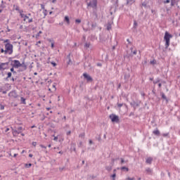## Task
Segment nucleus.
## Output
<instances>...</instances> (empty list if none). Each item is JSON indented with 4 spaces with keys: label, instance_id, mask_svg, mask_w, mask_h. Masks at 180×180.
I'll use <instances>...</instances> for the list:
<instances>
[{
    "label": "nucleus",
    "instance_id": "f257e3e1",
    "mask_svg": "<svg viewBox=\"0 0 180 180\" xmlns=\"http://www.w3.org/2000/svg\"><path fill=\"white\" fill-rule=\"evenodd\" d=\"M20 15L22 19H23L24 22H25L26 23H32V22H33V18H30L31 16L30 13H28L27 15H26V14H23V11H20Z\"/></svg>",
    "mask_w": 180,
    "mask_h": 180
},
{
    "label": "nucleus",
    "instance_id": "f03ea898",
    "mask_svg": "<svg viewBox=\"0 0 180 180\" xmlns=\"http://www.w3.org/2000/svg\"><path fill=\"white\" fill-rule=\"evenodd\" d=\"M5 54H9L11 56L13 53V45L11 43H6L4 45Z\"/></svg>",
    "mask_w": 180,
    "mask_h": 180
},
{
    "label": "nucleus",
    "instance_id": "7ed1b4c3",
    "mask_svg": "<svg viewBox=\"0 0 180 180\" xmlns=\"http://www.w3.org/2000/svg\"><path fill=\"white\" fill-rule=\"evenodd\" d=\"M172 39V35L166 32L165 33L164 40L165 41V49L169 47V41Z\"/></svg>",
    "mask_w": 180,
    "mask_h": 180
},
{
    "label": "nucleus",
    "instance_id": "20e7f679",
    "mask_svg": "<svg viewBox=\"0 0 180 180\" xmlns=\"http://www.w3.org/2000/svg\"><path fill=\"white\" fill-rule=\"evenodd\" d=\"M11 65L13 68H19L22 67V63L18 60H13L11 61Z\"/></svg>",
    "mask_w": 180,
    "mask_h": 180
},
{
    "label": "nucleus",
    "instance_id": "39448f33",
    "mask_svg": "<svg viewBox=\"0 0 180 180\" xmlns=\"http://www.w3.org/2000/svg\"><path fill=\"white\" fill-rule=\"evenodd\" d=\"M8 65H9V63H0V71H5V70H7Z\"/></svg>",
    "mask_w": 180,
    "mask_h": 180
},
{
    "label": "nucleus",
    "instance_id": "423d86ee",
    "mask_svg": "<svg viewBox=\"0 0 180 180\" xmlns=\"http://www.w3.org/2000/svg\"><path fill=\"white\" fill-rule=\"evenodd\" d=\"M110 119H111L112 122L117 123L119 122V116L112 114L110 115Z\"/></svg>",
    "mask_w": 180,
    "mask_h": 180
},
{
    "label": "nucleus",
    "instance_id": "0eeeda50",
    "mask_svg": "<svg viewBox=\"0 0 180 180\" xmlns=\"http://www.w3.org/2000/svg\"><path fill=\"white\" fill-rule=\"evenodd\" d=\"M22 130H23V128L22 127H19L17 130H13V136H18V134H20V133H22Z\"/></svg>",
    "mask_w": 180,
    "mask_h": 180
},
{
    "label": "nucleus",
    "instance_id": "6e6552de",
    "mask_svg": "<svg viewBox=\"0 0 180 180\" xmlns=\"http://www.w3.org/2000/svg\"><path fill=\"white\" fill-rule=\"evenodd\" d=\"M87 5L88 6H91V8H96L98 5V1L93 0L92 1H90Z\"/></svg>",
    "mask_w": 180,
    "mask_h": 180
},
{
    "label": "nucleus",
    "instance_id": "1a4fd4ad",
    "mask_svg": "<svg viewBox=\"0 0 180 180\" xmlns=\"http://www.w3.org/2000/svg\"><path fill=\"white\" fill-rule=\"evenodd\" d=\"M8 96H10V98H18V94L16 91H13L8 94Z\"/></svg>",
    "mask_w": 180,
    "mask_h": 180
},
{
    "label": "nucleus",
    "instance_id": "9d476101",
    "mask_svg": "<svg viewBox=\"0 0 180 180\" xmlns=\"http://www.w3.org/2000/svg\"><path fill=\"white\" fill-rule=\"evenodd\" d=\"M83 76L86 79V81H88L89 82L92 81V77L89 75H88L86 73H84Z\"/></svg>",
    "mask_w": 180,
    "mask_h": 180
},
{
    "label": "nucleus",
    "instance_id": "9b49d317",
    "mask_svg": "<svg viewBox=\"0 0 180 180\" xmlns=\"http://www.w3.org/2000/svg\"><path fill=\"white\" fill-rule=\"evenodd\" d=\"M131 106H133V108H134V109H136V108H138V106H140V103H136L135 101H132L130 103Z\"/></svg>",
    "mask_w": 180,
    "mask_h": 180
},
{
    "label": "nucleus",
    "instance_id": "f8f14e48",
    "mask_svg": "<svg viewBox=\"0 0 180 180\" xmlns=\"http://www.w3.org/2000/svg\"><path fill=\"white\" fill-rule=\"evenodd\" d=\"M116 4L119 2V0H116ZM134 4V0H127V5H131Z\"/></svg>",
    "mask_w": 180,
    "mask_h": 180
},
{
    "label": "nucleus",
    "instance_id": "ddd939ff",
    "mask_svg": "<svg viewBox=\"0 0 180 180\" xmlns=\"http://www.w3.org/2000/svg\"><path fill=\"white\" fill-rule=\"evenodd\" d=\"M124 78L125 82H127V81H129V79L130 78V74L125 73Z\"/></svg>",
    "mask_w": 180,
    "mask_h": 180
},
{
    "label": "nucleus",
    "instance_id": "4468645a",
    "mask_svg": "<svg viewBox=\"0 0 180 180\" xmlns=\"http://www.w3.org/2000/svg\"><path fill=\"white\" fill-rule=\"evenodd\" d=\"M146 162V164H151V162H153V158H148Z\"/></svg>",
    "mask_w": 180,
    "mask_h": 180
},
{
    "label": "nucleus",
    "instance_id": "2eb2a0df",
    "mask_svg": "<svg viewBox=\"0 0 180 180\" xmlns=\"http://www.w3.org/2000/svg\"><path fill=\"white\" fill-rule=\"evenodd\" d=\"M20 101H21V103H22L23 105H26V98L21 97Z\"/></svg>",
    "mask_w": 180,
    "mask_h": 180
},
{
    "label": "nucleus",
    "instance_id": "dca6fc26",
    "mask_svg": "<svg viewBox=\"0 0 180 180\" xmlns=\"http://www.w3.org/2000/svg\"><path fill=\"white\" fill-rule=\"evenodd\" d=\"M153 133L155 134V136H160V131H158V129L153 131Z\"/></svg>",
    "mask_w": 180,
    "mask_h": 180
},
{
    "label": "nucleus",
    "instance_id": "f3484780",
    "mask_svg": "<svg viewBox=\"0 0 180 180\" xmlns=\"http://www.w3.org/2000/svg\"><path fill=\"white\" fill-rule=\"evenodd\" d=\"M49 41L51 42V49H54V41H52L51 39H49Z\"/></svg>",
    "mask_w": 180,
    "mask_h": 180
},
{
    "label": "nucleus",
    "instance_id": "a211bd4d",
    "mask_svg": "<svg viewBox=\"0 0 180 180\" xmlns=\"http://www.w3.org/2000/svg\"><path fill=\"white\" fill-rule=\"evenodd\" d=\"M70 150L71 151H75V143L72 144Z\"/></svg>",
    "mask_w": 180,
    "mask_h": 180
},
{
    "label": "nucleus",
    "instance_id": "6ab92c4d",
    "mask_svg": "<svg viewBox=\"0 0 180 180\" xmlns=\"http://www.w3.org/2000/svg\"><path fill=\"white\" fill-rule=\"evenodd\" d=\"M146 171L147 174H152V172H153V170H151L150 169V167L146 168Z\"/></svg>",
    "mask_w": 180,
    "mask_h": 180
},
{
    "label": "nucleus",
    "instance_id": "aec40b11",
    "mask_svg": "<svg viewBox=\"0 0 180 180\" xmlns=\"http://www.w3.org/2000/svg\"><path fill=\"white\" fill-rule=\"evenodd\" d=\"M121 170L122 171L125 170L127 172H129V168H127L126 167H121Z\"/></svg>",
    "mask_w": 180,
    "mask_h": 180
},
{
    "label": "nucleus",
    "instance_id": "412c9836",
    "mask_svg": "<svg viewBox=\"0 0 180 180\" xmlns=\"http://www.w3.org/2000/svg\"><path fill=\"white\" fill-rule=\"evenodd\" d=\"M42 13L44 14V18H46V16H47V11L43 10Z\"/></svg>",
    "mask_w": 180,
    "mask_h": 180
},
{
    "label": "nucleus",
    "instance_id": "4be33fe9",
    "mask_svg": "<svg viewBox=\"0 0 180 180\" xmlns=\"http://www.w3.org/2000/svg\"><path fill=\"white\" fill-rule=\"evenodd\" d=\"M89 46H91V44H89V43H86V44H84L85 49H89Z\"/></svg>",
    "mask_w": 180,
    "mask_h": 180
},
{
    "label": "nucleus",
    "instance_id": "5701e85b",
    "mask_svg": "<svg viewBox=\"0 0 180 180\" xmlns=\"http://www.w3.org/2000/svg\"><path fill=\"white\" fill-rule=\"evenodd\" d=\"M105 169H107V171H112V167L111 166H107L105 167Z\"/></svg>",
    "mask_w": 180,
    "mask_h": 180
},
{
    "label": "nucleus",
    "instance_id": "b1692460",
    "mask_svg": "<svg viewBox=\"0 0 180 180\" xmlns=\"http://www.w3.org/2000/svg\"><path fill=\"white\" fill-rule=\"evenodd\" d=\"M138 26L137 22L135 20L134 21V29H136Z\"/></svg>",
    "mask_w": 180,
    "mask_h": 180
},
{
    "label": "nucleus",
    "instance_id": "393cba45",
    "mask_svg": "<svg viewBox=\"0 0 180 180\" xmlns=\"http://www.w3.org/2000/svg\"><path fill=\"white\" fill-rule=\"evenodd\" d=\"M111 178H112V180L116 179V173H114L112 175H111Z\"/></svg>",
    "mask_w": 180,
    "mask_h": 180
},
{
    "label": "nucleus",
    "instance_id": "a878e982",
    "mask_svg": "<svg viewBox=\"0 0 180 180\" xmlns=\"http://www.w3.org/2000/svg\"><path fill=\"white\" fill-rule=\"evenodd\" d=\"M162 99H165V101H167V96H165V94L164 93L162 94Z\"/></svg>",
    "mask_w": 180,
    "mask_h": 180
},
{
    "label": "nucleus",
    "instance_id": "bb28decb",
    "mask_svg": "<svg viewBox=\"0 0 180 180\" xmlns=\"http://www.w3.org/2000/svg\"><path fill=\"white\" fill-rule=\"evenodd\" d=\"M10 71L13 74H16V71H15V69L13 68V67L10 69Z\"/></svg>",
    "mask_w": 180,
    "mask_h": 180
},
{
    "label": "nucleus",
    "instance_id": "cd10ccee",
    "mask_svg": "<svg viewBox=\"0 0 180 180\" xmlns=\"http://www.w3.org/2000/svg\"><path fill=\"white\" fill-rule=\"evenodd\" d=\"M25 167L26 168H30V167H32V163H30V164H25Z\"/></svg>",
    "mask_w": 180,
    "mask_h": 180
},
{
    "label": "nucleus",
    "instance_id": "c85d7f7f",
    "mask_svg": "<svg viewBox=\"0 0 180 180\" xmlns=\"http://www.w3.org/2000/svg\"><path fill=\"white\" fill-rule=\"evenodd\" d=\"M131 53H133V54L134 55V56H136V54H137V51H133V48H131Z\"/></svg>",
    "mask_w": 180,
    "mask_h": 180
},
{
    "label": "nucleus",
    "instance_id": "c756f323",
    "mask_svg": "<svg viewBox=\"0 0 180 180\" xmlns=\"http://www.w3.org/2000/svg\"><path fill=\"white\" fill-rule=\"evenodd\" d=\"M7 78H11V77H12V73L11 72L7 73Z\"/></svg>",
    "mask_w": 180,
    "mask_h": 180
},
{
    "label": "nucleus",
    "instance_id": "7c9ffc66",
    "mask_svg": "<svg viewBox=\"0 0 180 180\" xmlns=\"http://www.w3.org/2000/svg\"><path fill=\"white\" fill-rule=\"evenodd\" d=\"M175 5V0H171V6H174Z\"/></svg>",
    "mask_w": 180,
    "mask_h": 180
},
{
    "label": "nucleus",
    "instance_id": "2f4dec72",
    "mask_svg": "<svg viewBox=\"0 0 180 180\" xmlns=\"http://www.w3.org/2000/svg\"><path fill=\"white\" fill-rule=\"evenodd\" d=\"M51 65H53V67H56L57 66V63H56L55 62H51Z\"/></svg>",
    "mask_w": 180,
    "mask_h": 180
},
{
    "label": "nucleus",
    "instance_id": "473e14b6",
    "mask_svg": "<svg viewBox=\"0 0 180 180\" xmlns=\"http://www.w3.org/2000/svg\"><path fill=\"white\" fill-rule=\"evenodd\" d=\"M124 162H127L125 161L123 158H121V164L123 165L124 164Z\"/></svg>",
    "mask_w": 180,
    "mask_h": 180
},
{
    "label": "nucleus",
    "instance_id": "72a5a7b5",
    "mask_svg": "<svg viewBox=\"0 0 180 180\" xmlns=\"http://www.w3.org/2000/svg\"><path fill=\"white\" fill-rule=\"evenodd\" d=\"M126 180H136V179L134 177H132V178L128 177L126 179Z\"/></svg>",
    "mask_w": 180,
    "mask_h": 180
},
{
    "label": "nucleus",
    "instance_id": "f704fd0d",
    "mask_svg": "<svg viewBox=\"0 0 180 180\" xmlns=\"http://www.w3.org/2000/svg\"><path fill=\"white\" fill-rule=\"evenodd\" d=\"M110 29H112V26L110 25H108L107 26V30H110Z\"/></svg>",
    "mask_w": 180,
    "mask_h": 180
},
{
    "label": "nucleus",
    "instance_id": "c9c22d12",
    "mask_svg": "<svg viewBox=\"0 0 180 180\" xmlns=\"http://www.w3.org/2000/svg\"><path fill=\"white\" fill-rule=\"evenodd\" d=\"M0 109L1 110H4L5 109V107L0 104Z\"/></svg>",
    "mask_w": 180,
    "mask_h": 180
},
{
    "label": "nucleus",
    "instance_id": "e433bc0d",
    "mask_svg": "<svg viewBox=\"0 0 180 180\" xmlns=\"http://www.w3.org/2000/svg\"><path fill=\"white\" fill-rule=\"evenodd\" d=\"M169 2H171L170 0H166L163 1L164 4H169Z\"/></svg>",
    "mask_w": 180,
    "mask_h": 180
},
{
    "label": "nucleus",
    "instance_id": "4c0bfd02",
    "mask_svg": "<svg viewBox=\"0 0 180 180\" xmlns=\"http://www.w3.org/2000/svg\"><path fill=\"white\" fill-rule=\"evenodd\" d=\"M52 86L53 88V91H56L57 89L56 88V83H54Z\"/></svg>",
    "mask_w": 180,
    "mask_h": 180
},
{
    "label": "nucleus",
    "instance_id": "58836bf2",
    "mask_svg": "<svg viewBox=\"0 0 180 180\" xmlns=\"http://www.w3.org/2000/svg\"><path fill=\"white\" fill-rule=\"evenodd\" d=\"M65 21L67 22V23H68V16L65 17Z\"/></svg>",
    "mask_w": 180,
    "mask_h": 180
},
{
    "label": "nucleus",
    "instance_id": "ea45409f",
    "mask_svg": "<svg viewBox=\"0 0 180 180\" xmlns=\"http://www.w3.org/2000/svg\"><path fill=\"white\" fill-rule=\"evenodd\" d=\"M75 22H76V23H81V20L77 19V20H75Z\"/></svg>",
    "mask_w": 180,
    "mask_h": 180
},
{
    "label": "nucleus",
    "instance_id": "a19ab883",
    "mask_svg": "<svg viewBox=\"0 0 180 180\" xmlns=\"http://www.w3.org/2000/svg\"><path fill=\"white\" fill-rule=\"evenodd\" d=\"M79 137H85V134L84 133H83V134H81L80 135H79Z\"/></svg>",
    "mask_w": 180,
    "mask_h": 180
},
{
    "label": "nucleus",
    "instance_id": "79ce46f5",
    "mask_svg": "<svg viewBox=\"0 0 180 180\" xmlns=\"http://www.w3.org/2000/svg\"><path fill=\"white\" fill-rule=\"evenodd\" d=\"M32 146H34V147H36V146H37V142H32Z\"/></svg>",
    "mask_w": 180,
    "mask_h": 180
},
{
    "label": "nucleus",
    "instance_id": "37998d69",
    "mask_svg": "<svg viewBox=\"0 0 180 180\" xmlns=\"http://www.w3.org/2000/svg\"><path fill=\"white\" fill-rule=\"evenodd\" d=\"M117 106H118V108H122V106H123V104H122V103H118V104H117Z\"/></svg>",
    "mask_w": 180,
    "mask_h": 180
},
{
    "label": "nucleus",
    "instance_id": "c03bdc74",
    "mask_svg": "<svg viewBox=\"0 0 180 180\" xmlns=\"http://www.w3.org/2000/svg\"><path fill=\"white\" fill-rule=\"evenodd\" d=\"M168 134H169V133L163 134L162 136H163V137H167L168 136Z\"/></svg>",
    "mask_w": 180,
    "mask_h": 180
},
{
    "label": "nucleus",
    "instance_id": "a18cd8bd",
    "mask_svg": "<svg viewBox=\"0 0 180 180\" xmlns=\"http://www.w3.org/2000/svg\"><path fill=\"white\" fill-rule=\"evenodd\" d=\"M4 43H9V39H6L4 41Z\"/></svg>",
    "mask_w": 180,
    "mask_h": 180
},
{
    "label": "nucleus",
    "instance_id": "49530a36",
    "mask_svg": "<svg viewBox=\"0 0 180 180\" xmlns=\"http://www.w3.org/2000/svg\"><path fill=\"white\" fill-rule=\"evenodd\" d=\"M40 147H41V148H47V147L44 146V145H40Z\"/></svg>",
    "mask_w": 180,
    "mask_h": 180
},
{
    "label": "nucleus",
    "instance_id": "de8ad7c7",
    "mask_svg": "<svg viewBox=\"0 0 180 180\" xmlns=\"http://www.w3.org/2000/svg\"><path fill=\"white\" fill-rule=\"evenodd\" d=\"M53 140H54L55 141H57V140H58V137L55 136L54 139H53Z\"/></svg>",
    "mask_w": 180,
    "mask_h": 180
},
{
    "label": "nucleus",
    "instance_id": "09e8293b",
    "mask_svg": "<svg viewBox=\"0 0 180 180\" xmlns=\"http://www.w3.org/2000/svg\"><path fill=\"white\" fill-rule=\"evenodd\" d=\"M1 53H4V54H5V49H1Z\"/></svg>",
    "mask_w": 180,
    "mask_h": 180
},
{
    "label": "nucleus",
    "instance_id": "8fccbe9b",
    "mask_svg": "<svg viewBox=\"0 0 180 180\" xmlns=\"http://www.w3.org/2000/svg\"><path fill=\"white\" fill-rule=\"evenodd\" d=\"M117 160H119V158L112 159V162H115V161H116Z\"/></svg>",
    "mask_w": 180,
    "mask_h": 180
},
{
    "label": "nucleus",
    "instance_id": "3c124183",
    "mask_svg": "<svg viewBox=\"0 0 180 180\" xmlns=\"http://www.w3.org/2000/svg\"><path fill=\"white\" fill-rule=\"evenodd\" d=\"M98 67H102V64L101 63H97Z\"/></svg>",
    "mask_w": 180,
    "mask_h": 180
},
{
    "label": "nucleus",
    "instance_id": "603ef678",
    "mask_svg": "<svg viewBox=\"0 0 180 180\" xmlns=\"http://www.w3.org/2000/svg\"><path fill=\"white\" fill-rule=\"evenodd\" d=\"M41 9H43V11H45V10H44V5H41Z\"/></svg>",
    "mask_w": 180,
    "mask_h": 180
},
{
    "label": "nucleus",
    "instance_id": "864d4df0",
    "mask_svg": "<svg viewBox=\"0 0 180 180\" xmlns=\"http://www.w3.org/2000/svg\"><path fill=\"white\" fill-rule=\"evenodd\" d=\"M92 27H96V24H92Z\"/></svg>",
    "mask_w": 180,
    "mask_h": 180
},
{
    "label": "nucleus",
    "instance_id": "5fc2aeb1",
    "mask_svg": "<svg viewBox=\"0 0 180 180\" xmlns=\"http://www.w3.org/2000/svg\"><path fill=\"white\" fill-rule=\"evenodd\" d=\"M93 143L92 140H89V144H93Z\"/></svg>",
    "mask_w": 180,
    "mask_h": 180
},
{
    "label": "nucleus",
    "instance_id": "6e6d98bb",
    "mask_svg": "<svg viewBox=\"0 0 180 180\" xmlns=\"http://www.w3.org/2000/svg\"><path fill=\"white\" fill-rule=\"evenodd\" d=\"M162 86V84H161V83H160V84H158L159 88H161Z\"/></svg>",
    "mask_w": 180,
    "mask_h": 180
},
{
    "label": "nucleus",
    "instance_id": "4d7b16f0",
    "mask_svg": "<svg viewBox=\"0 0 180 180\" xmlns=\"http://www.w3.org/2000/svg\"><path fill=\"white\" fill-rule=\"evenodd\" d=\"M158 82H160V80H158L157 82H153V84H157Z\"/></svg>",
    "mask_w": 180,
    "mask_h": 180
},
{
    "label": "nucleus",
    "instance_id": "13d9d810",
    "mask_svg": "<svg viewBox=\"0 0 180 180\" xmlns=\"http://www.w3.org/2000/svg\"><path fill=\"white\" fill-rule=\"evenodd\" d=\"M29 157H30V158H32V157H33V155L32 154H30Z\"/></svg>",
    "mask_w": 180,
    "mask_h": 180
},
{
    "label": "nucleus",
    "instance_id": "bf43d9fd",
    "mask_svg": "<svg viewBox=\"0 0 180 180\" xmlns=\"http://www.w3.org/2000/svg\"><path fill=\"white\" fill-rule=\"evenodd\" d=\"M40 43H41V41H39L38 42H37V45L40 44Z\"/></svg>",
    "mask_w": 180,
    "mask_h": 180
},
{
    "label": "nucleus",
    "instance_id": "052dcab7",
    "mask_svg": "<svg viewBox=\"0 0 180 180\" xmlns=\"http://www.w3.org/2000/svg\"><path fill=\"white\" fill-rule=\"evenodd\" d=\"M150 64H154V60H151Z\"/></svg>",
    "mask_w": 180,
    "mask_h": 180
},
{
    "label": "nucleus",
    "instance_id": "680f3d73",
    "mask_svg": "<svg viewBox=\"0 0 180 180\" xmlns=\"http://www.w3.org/2000/svg\"><path fill=\"white\" fill-rule=\"evenodd\" d=\"M154 12H155V11L151 10V13H154Z\"/></svg>",
    "mask_w": 180,
    "mask_h": 180
},
{
    "label": "nucleus",
    "instance_id": "e2e57ef3",
    "mask_svg": "<svg viewBox=\"0 0 180 180\" xmlns=\"http://www.w3.org/2000/svg\"><path fill=\"white\" fill-rule=\"evenodd\" d=\"M18 156V154L15 153L13 157H17Z\"/></svg>",
    "mask_w": 180,
    "mask_h": 180
},
{
    "label": "nucleus",
    "instance_id": "0e129e2a",
    "mask_svg": "<svg viewBox=\"0 0 180 180\" xmlns=\"http://www.w3.org/2000/svg\"><path fill=\"white\" fill-rule=\"evenodd\" d=\"M7 32H11V29L7 28Z\"/></svg>",
    "mask_w": 180,
    "mask_h": 180
},
{
    "label": "nucleus",
    "instance_id": "69168bd1",
    "mask_svg": "<svg viewBox=\"0 0 180 180\" xmlns=\"http://www.w3.org/2000/svg\"><path fill=\"white\" fill-rule=\"evenodd\" d=\"M50 109H51V108H46L47 110H50Z\"/></svg>",
    "mask_w": 180,
    "mask_h": 180
},
{
    "label": "nucleus",
    "instance_id": "338daca9",
    "mask_svg": "<svg viewBox=\"0 0 180 180\" xmlns=\"http://www.w3.org/2000/svg\"><path fill=\"white\" fill-rule=\"evenodd\" d=\"M6 131H9V128H7Z\"/></svg>",
    "mask_w": 180,
    "mask_h": 180
},
{
    "label": "nucleus",
    "instance_id": "774afa93",
    "mask_svg": "<svg viewBox=\"0 0 180 180\" xmlns=\"http://www.w3.org/2000/svg\"><path fill=\"white\" fill-rule=\"evenodd\" d=\"M38 34H41V31H39Z\"/></svg>",
    "mask_w": 180,
    "mask_h": 180
}]
</instances>
